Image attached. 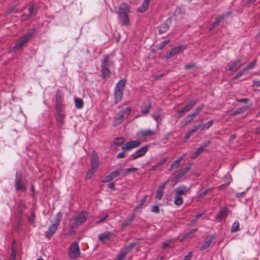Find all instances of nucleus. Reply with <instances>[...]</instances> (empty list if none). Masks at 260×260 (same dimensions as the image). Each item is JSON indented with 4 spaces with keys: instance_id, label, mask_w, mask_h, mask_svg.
I'll return each mask as SVG.
<instances>
[{
    "instance_id": "1",
    "label": "nucleus",
    "mask_w": 260,
    "mask_h": 260,
    "mask_svg": "<svg viewBox=\"0 0 260 260\" xmlns=\"http://www.w3.org/2000/svg\"><path fill=\"white\" fill-rule=\"evenodd\" d=\"M35 31L36 29L35 28L28 30L26 34L17 41L15 45L11 48L10 52H16L20 49L29 40L31 37L35 33Z\"/></svg>"
},
{
    "instance_id": "2",
    "label": "nucleus",
    "mask_w": 260,
    "mask_h": 260,
    "mask_svg": "<svg viewBox=\"0 0 260 260\" xmlns=\"http://www.w3.org/2000/svg\"><path fill=\"white\" fill-rule=\"evenodd\" d=\"M111 62L109 55L107 54L104 56L103 59L101 60V76L104 79H107L110 76V67Z\"/></svg>"
},
{
    "instance_id": "3",
    "label": "nucleus",
    "mask_w": 260,
    "mask_h": 260,
    "mask_svg": "<svg viewBox=\"0 0 260 260\" xmlns=\"http://www.w3.org/2000/svg\"><path fill=\"white\" fill-rule=\"evenodd\" d=\"M131 108L127 107L121 109L113 121V125L116 126L120 124L131 113Z\"/></svg>"
},
{
    "instance_id": "4",
    "label": "nucleus",
    "mask_w": 260,
    "mask_h": 260,
    "mask_svg": "<svg viewBox=\"0 0 260 260\" xmlns=\"http://www.w3.org/2000/svg\"><path fill=\"white\" fill-rule=\"evenodd\" d=\"M61 216L62 214L60 212H58L56 214L54 222L49 226L47 231L45 232V236L46 238L50 237L56 231Z\"/></svg>"
},
{
    "instance_id": "5",
    "label": "nucleus",
    "mask_w": 260,
    "mask_h": 260,
    "mask_svg": "<svg viewBox=\"0 0 260 260\" xmlns=\"http://www.w3.org/2000/svg\"><path fill=\"white\" fill-rule=\"evenodd\" d=\"M87 217L88 214L86 211H81L77 216L73 217L74 222L71 224L70 228L71 229H75L77 228L79 225L84 223L87 220Z\"/></svg>"
},
{
    "instance_id": "6",
    "label": "nucleus",
    "mask_w": 260,
    "mask_h": 260,
    "mask_svg": "<svg viewBox=\"0 0 260 260\" xmlns=\"http://www.w3.org/2000/svg\"><path fill=\"white\" fill-rule=\"evenodd\" d=\"M80 251L78 243L74 242L70 247L68 253L69 256L71 258H75L79 256Z\"/></svg>"
},
{
    "instance_id": "7",
    "label": "nucleus",
    "mask_w": 260,
    "mask_h": 260,
    "mask_svg": "<svg viewBox=\"0 0 260 260\" xmlns=\"http://www.w3.org/2000/svg\"><path fill=\"white\" fill-rule=\"evenodd\" d=\"M14 185L16 191L26 190L24 183L22 182L21 176L18 172L15 174V179L14 182Z\"/></svg>"
},
{
    "instance_id": "8",
    "label": "nucleus",
    "mask_w": 260,
    "mask_h": 260,
    "mask_svg": "<svg viewBox=\"0 0 260 260\" xmlns=\"http://www.w3.org/2000/svg\"><path fill=\"white\" fill-rule=\"evenodd\" d=\"M148 150V146L147 145L141 147L137 151H136L135 152L131 154V155L130 156V159H136L139 157L144 156L145 154L147 152Z\"/></svg>"
},
{
    "instance_id": "9",
    "label": "nucleus",
    "mask_w": 260,
    "mask_h": 260,
    "mask_svg": "<svg viewBox=\"0 0 260 260\" xmlns=\"http://www.w3.org/2000/svg\"><path fill=\"white\" fill-rule=\"evenodd\" d=\"M91 169L96 171L99 167V160L97 153L93 150L90 159Z\"/></svg>"
},
{
    "instance_id": "10",
    "label": "nucleus",
    "mask_w": 260,
    "mask_h": 260,
    "mask_svg": "<svg viewBox=\"0 0 260 260\" xmlns=\"http://www.w3.org/2000/svg\"><path fill=\"white\" fill-rule=\"evenodd\" d=\"M131 12L130 6L125 3H122L119 5L118 7V11L116 13L117 15H119L120 13L128 15Z\"/></svg>"
},
{
    "instance_id": "11",
    "label": "nucleus",
    "mask_w": 260,
    "mask_h": 260,
    "mask_svg": "<svg viewBox=\"0 0 260 260\" xmlns=\"http://www.w3.org/2000/svg\"><path fill=\"white\" fill-rule=\"evenodd\" d=\"M244 63L241 62L240 59H237L234 61H232L229 64V67L228 70L232 72L236 71Z\"/></svg>"
},
{
    "instance_id": "12",
    "label": "nucleus",
    "mask_w": 260,
    "mask_h": 260,
    "mask_svg": "<svg viewBox=\"0 0 260 260\" xmlns=\"http://www.w3.org/2000/svg\"><path fill=\"white\" fill-rule=\"evenodd\" d=\"M123 170L120 168L118 170L111 172L108 175L106 176L102 182L107 183L112 181L113 179L119 175Z\"/></svg>"
},
{
    "instance_id": "13",
    "label": "nucleus",
    "mask_w": 260,
    "mask_h": 260,
    "mask_svg": "<svg viewBox=\"0 0 260 260\" xmlns=\"http://www.w3.org/2000/svg\"><path fill=\"white\" fill-rule=\"evenodd\" d=\"M140 144L141 142L139 141H131L126 143L121 148L122 150H130L139 147Z\"/></svg>"
},
{
    "instance_id": "14",
    "label": "nucleus",
    "mask_w": 260,
    "mask_h": 260,
    "mask_svg": "<svg viewBox=\"0 0 260 260\" xmlns=\"http://www.w3.org/2000/svg\"><path fill=\"white\" fill-rule=\"evenodd\" d=\"M182 50H183V48L182 46L174 47L168 52L165 57L166 59H169L178 54Z\"/></svg>"
},
{
    "instance_id": "15",
    "label": "nucleus",
    "mask_w": 260,
    "mask_h": 260,
    "mask_svg": "<svg viewBox=\"0 0 260 260\" xmlns=\"http://www.w3.org/2000/svg\"><path fill=\"white\" fill-rule=\"evenodd\" d=\"M135 245V243H131L129 245L125 246L124 248L121 249L120 250V252L119 255L120 256L123 258H124L125 256L129 252H130L132 251V250L134 248Z\"/></svg>"
},
{
    "instance_id": "16",
    "label": "nucleus",
    "mask_w": 260,
    "mask_h": 260,
    "mask_svg": "<svg viewBox=\"0 0 260 260\" xmlns=\"http://www.w3.org/2000/svg\"><path fill=\"white\" fill-rule=\"evenodd\" d=\"M210 142L209 141L205 142L202 146L198 147L196 151L193 153L191 158L193 159L197 157L199 155L205 150V148L208 146Z\"/></svg>"
},
{
    "instance_id": "17",
    "label": "nucleus",
    "mask_w": 260,
    "mask_h": 260,
    "mask_svg": "<svg viewBox=\"0 0 260 260\" xmlns=\"http://www.w3.org/2000/svg\"><path fill=\"white\" fill-rule=\"evenodd\" d=\"M120 20L119 23L121 25L128 26L130 24V19L128 15L120 14L118 15Z\"/></svg>"
},
{
    "instance_id": "18",
    "label": "nucleus",
    "mask_w": 260,
    "mask_h": 260,
    "mask_svg": "<svg viewBox=\"0 0 260 260\" xmlns=\"http://www.w3.org/2000/svg\"><path fill=\"white\" fill-rule=\"evenodd\" d=\"M228 208L224 207L221 208L216 218V220L218 222H220L222 219L226 218L228 216Z\"/></svg>"
},
{
    "instance_id": "19",
    "label": "nucleus",
    "mask_w": 260,
    "mask_h": 260,
    "mask_svg": "<svg viewBox=\"0 0 260 260\" xmlns=\"http://www.w3.org/2000/svg\"><path fill=\"white\" fill-rule=\"evenodd\" d=\"M171 22V19L168 18L165 22L159 27V34H162L167 31L169 28V25Z\"/></svg>"
},
{
    "instance_id": "20",
    "label": "nucleus",
    "mask_w": 260,
    "mask_h": 260,
    "mask_svg": "<svg viewBox=\"0 0 260 260\" xmlns=\"http://www.w3.org/2000/svg\"><path fill=\"white\" fill-rule=\"evenodd\" d=\"M155 132L153 130L148 129H141L138 133V135L142 137H147L154 135Z\"/></svg>"
},
{
    "instance_id": "21",
    "label": "nucleus",
    "mask_w": 260,
    "mask_h": 260,
    "mask_svg": "<svg viewBox=\"0 0 260 260\" xmlns=\"http://www.w3.org/2000/svg\"><path fill=\"white\" fill-rule=\"evenodd\" d=\"M150 0H144L142 5L137 9V12L142 13L145 12L149 6Z\"/></svg>"
},
{
    "instance_id": "22",
    "label": "nucleus",
    "mask_w": 260,
    "mask_h": 260,
    "mask_svg": "<svg viewBox=\"0 0 260 260\" xmlns=\"http://www.w3.org/2000/svg\"><path fill=\"white\" fill-rule=\"evenodd\" d=\"M56 105L55 107L56 109L62 108V99L61 93L57 91L56 92L55 95Z\"/></svg>"
},
{
    "instance_id": "23",
    "label": "nucleus",
    "mask_w": 260,
    "mask_h": 260,
    "mask_svg": "<svg viewBox=\"0 0 260 260\" xmlns=\"http://www.w3.org/2000/svg\"><path fill=\"white\" fill-rule=\"evenodd\" d=\"M123 90L115 89L114 96H115V103L118 104L120 102L123 96Z\"/></svg>"
},
{
    "instance_id": "24",
    "label": "nucleus",
    "mask_w": 260,
    "mask_h": 260,
    "mask_svg": "<svg viewBox=\"0 0 260 260\" xmlns=\"http://www.w3.org/2000/svg\"><path fill=\"white\" fill-rule=\"evenodd\" d=\"M152 116L154 120H155L157 122H158L161 121L164 118V114L162 111L159 109L157 112L153 113Z\"/></svg>"
},
{
    "instance_id": "25",
    "label": "nucleus",
    "mask_w": 260,
    "mask_h": 260,
    "mask_svg": "<svg viewBox=\"0 0 260 260\" xmlns=\"http://www.w3.org/2000/svg\"><path fill=\"white\" fill-rule=\"evenodd\" d=\"M228 16V14H222L219 17H217L215 18V21L211 24L210 27V29H212L213 28L216 27L219 22L222 20L225 16Z\"/></svg>"
},
{
    "instance_id": "26",
    "label": "nucleus",
    "mask_w": 260,
    "mask_h": 260,
    "mask_svg": "<svg viewBox=\"0 0 260 260\" xmlns=\"http://www.w3.org/2000/svg\"><path fill=\"white\" fill-rule=\"evenodd\" d=\"M113 235L112 233L110 232H104L98 236L99 240L102 242H104L105 240H109L112 235Z\"/></svg>"
},
{
    "instance_id": "27",
    "label": "nucleus",
    "mask_w": 260,
    "mask_h": 260,
    "mask_svg": "<svg viewBox=\"0 0 260 260\" xmlns=\"http://www.w3.org/2000/svg\"><path fill=\"white\" fill-rule=\"evenodd\" d=\"M165 184L159 186L157 188L156 194L155 198L157 200H160L162 197Z\"/></svg>"
},
{
    "instance_id": "28",
    "label": "nucleus",
    "mask_w": 260,
    "mask_h": 260,
    "mask_svg": "<svg viewBox=\"0 0 260 260\" xmlns=\"http://www.w3.org/2000/svg\"><path fill=\"white\" fill-rule=\"evenodd\" d=\"M193 119V117L191 116L190 114H188L185 116L183 120L180 122V126L183 127L190 122Z\"/></svg>"
},
{
    "instance_id": "29",
    "label": "nucleus",
    "mask_w": 260,
    "mask_h": 260,
    "mask_svg": "<svg viewBox=\"0 0 260 260\" xmlns=\"http://www.w3.org/2000/svg\"><path fill=\"white\" fill-rule=\"evenodd\" d=\"M193 119V117L191 116L190 114H188L185 116L183 120L180 122V126L183 127L190 122Z\"/></svg>"
},
{
    "instance_id": "30",
    "label": "nucleus",
    "mask_w": 260,
    "mask_h": 260,
    "mask_svg": "<svg viewBox=\"0 0 260 260\" xmlns=\"http://www.w3.org/2000/svg\"><path fill=\"white\" fill-rule=\"evenodd\" d=\"M187 191V188L184 185L180 186L175 189V195L181 196Z\"/></svg>"
},
{
    "instance_id": "31",
    "label": "nucleus",
    "mask_w": 260,
    "mask_h": 260,
    "mask_svg": "<svg viewBox=\"0 0 260 260\" xmlns=\"http://www.w3.org/2000/svg\"><path fill=\"white\" fill-rule=\"evenodd\" d=\"M62 108L56 109L57 110V120L60 123H62L63 121L64 115L62 113Z\"/></svg>"
},
{
    "instance_id": "32",
    "label": "nucleus",
    "mask_w": 260,
    "mask_h": 260,
    "mask_svg": "<svg viewBox=\"0 0 260 260\" xmlns=\"http://www.w3.org/2000/svg\"><path fill=\"white\" fill-rule=\"evenodd\" d=\"M212 240L213 238L211 237L208 239H206V241L202 244V246H201L200 250H204L207 248H208L209 246L211 245Z\"/></svg>"
},
{
    "instance_id": "33",
    "label": "nucleus",
    "mask_w": 260,
    "mask_h": 260,
    "mask_svg": "<svg viewBox=\"0 0 260 260\" xmlns=\"http://www.w3.org/2000/svg\"><path fill=\"white\" fill-rule=\"evenodd\" d=\"M204 108V105L202 104L198 106L197 108H196L192 113L190 114L191 116L192 117H196L198 114H199Z\"/></svg>"
},
{
    "instance_id": "34",
    "label": "nucleus",
    "mask_w": 260,
    "mask_h": 260,
    "mask_svg": "<svg viewBox=\"0 0 260 260\" xmlns=\"http://www.w3.org/2000/svg\"><path fill=\"white\" fill-rule=\"evenodd\" d=\"M247 109V107L238 108L236 110L234 111L233 113H232L231 115L232 116H235L237 115L242 114L244 113Z\"/></svg>"
},
{
    "instance_id": "35",
    "label": "nucleus",
    "mask_w": 260,
    "mask_h": 260,
    "mask_svg": "<svg viewBox=\"0 0 260 260\" xmlns=\"http://www.w3.org/2000/svg\"><path fill=\"white\" fill-rule=\"evenodd\" d=\"M125 82V80L121 79L119 80V82L117 83L115 89L123 90Z\"/></svg>"
},
{
    "instance_id": "36",
    "label": "nucleus",
    "mask_w": 260,
    "mask_h": 260,
    "mask_svg": "<svg viewBox=\"0 0 260 260\" xmlns=\"http://www.w3.org/2000/svg\"><path fill=\"white\" fill-rule=\"evenodd\" d=\"M75 106L77 109H81L83 106V102L82 99L78 98L74 99Z\"/></svg>"
},
{
    "instance_id": "37",
    "label": "nucleus",
    "mask_w": 260,
    "mask_h": 260,
    "mask_svg": "<svg viewBox=\"0 0 260 260\" xmlns=\"http://www.w3.org/2000/svg\"><path fill=\"white\" fill-rule=\"evenodd\" d=\"M239 222L238 220H236L232 225L231 232L234 233L238 231L239 229Z\"/></svg>"
},
{
    "instance_id": "38",
    "label": "nucleus",
    "mask_w": 260,
    "mask_h": 260,
    "mask_svg": "<svg viewBox=\"0 0 260 260\" xmlns=\"http://www.w3.org/2000/svg\"><path fill=\"white\" fill-rule=\"evenodd\" d=\"M125 142V139L122 137L116 138L114 141L113 143L115 145L117 146H120L124 144Z\"/></svg>"
},
{
    "instance_id": "39",
    "label": "nucleus",
    "mask_w": 260,
    "mask_h": 260,
    "mask_svg": "<svg viewBox=\"0 0 260 260\" xmlns=\"http://www.w3.org/2000/svg\"><path fill=\"white\" fill-rule=\"evenodd\" d=\"M150 104L147 103L146 105L143 106L141 108V113L144 114H147L150 109Z\"/></svg>"
},
{
    "instance_id": "40",
    "label": "nucleus",
    "mask_w": 260,
    "mask_h": 260,
    "mask_svg": "<svg viewBox=\"0 0 260 260\" xmlns=\"http://www.w3.org/2000/svg\"><path fill=\"white\" fill-rule=\"evenodd\" d=\"M174 202L176 205L180 206L183 204V199L181 196L175 194Z\"/></svg>"
},
{
    "instance_id": "41",
    "label": "nucleus",
    "mask_w": 260,
    "mask_h": 260,
    "mask_svg": "<svg viewBox=\"0 0 260 260\" xmlns=\"http://www.w3.org/2000/svg\"><path fill=\"white\" fill-rule=\"evenodd\" d=\"M25 205L22 200H20L18 202V206L17 208V212L19 214H22L23 213V208L24 207Z\"/></svg>"
},
{
    "instance_id": "42",
    "label": "nucleus",
    "mask_w": 260,
    "mask_h": 260,
    "mask_svg": "<svg viewBox=\"0 0 260 260\" xmlns=\"http://www.w3.org/2000/svg\"><path fill=\"white\" fill-rule=\"evenodd\" d=\"M134 218V215H132L131 217H127L123 221V223H122V226L125 227L129 224V223L133 220Z\"/></svg>"
},
{
    "instance_id": "43",
    "label": "nucleus",
    "mask_w": 260,
    "mask_h": 260,
    "mask_svg": "<svg viewBox=\"0 0 260 260\" xmlns=\"http://www.w3.org/2000/svg\"><path fill=\"white\" fill-rule=\"evenodd\" d=\"M213 124V120H210L205 123L204 125H201V129L202 131H204V129H207L210 127H211L212 124Z\"/></svg>"
},
{
    "instance_id": "44",
    "label": "nucleus",
    "mask_w": 260,
    "mask_h": 260,
    "mask_svg": "<svg viewBox=\"0 0 260 260\" xmlns=\"http://www.w3.org/2000/svg\"><path fill=\"white\" fill-rule=\"evenodd\" d=\"M196 103L197 101L195 100H192L190 101L189 103L187 105H186V106H185L186 107V109L188 111H189L193 108V107L196 104Z\"/></svg>"
},
{
    "instance_id": "45",
    "label": "nucleus",
    "mask_w": 260,
    "mask_h": 260,
    "mask_svg": "<svg viewBox=\"0 0 260 260\" xmlns=\"http://www.w3.org/2000/svg\"><path fill=\"white\" fill-rule=\"evenodd\" d=\"M201 124L194 125L191 128H190L188 131L190 133V134L192 135V134L196 133L199 129L201 128Z\"/></svg>"
},
{
    "instance_id": "46",
    "label": "nucleus",
    "mask_w": 260,
    "mask_h": 260,
    "mask_svg": "<svg viewBox=\"0 0 260 260\" xmlns=\"http://www.w3.org/2000/svg\"><path fill=\"white\" fill-rule=\"evenodd\" d=\"M16 248H15V247L14 246V241L13 243L12 244L11 252L10 257H15V258H16Z\"/></svg>"
},
{
    "instance_id": "47",
    "label": "nucleus",
    "mask_w": 260,
    "mask_h": 260,
    "mask_svg": "<svg viewBox=\"0 0 260 260\" xmlns=\"http://www.w3.org/2000/svg\"><path fill=\"white\" fill-rule=\"evenodd\" d=\"M188 111L186 109V107H184L182 108L180 110L177 111V115L176 117L179 118L181 117L182 116V114L185 112H187Z\"/></svg>"
},
{
    "instance_id": "48",
    "label": "nucleus",
    "mask_w": 260,
    "mask_h": 260,
    "mask_svg": "<svg viewBox=\"0 0 260 260\" xmlns=\"http://www.w3.org/2000/svg\"><path fill=\"white\" fill-rule=\"evenodd\" d=\"M138 170V169L136 168H126L123 170V171L125 174H128L130 173L135 172Z\"/></svg>"
},
{
    "instance_id": "49",
    "label": "nucleus",
    "mask_w": 260,
    "mask_h": 260,
    "mask_svg": "<svg viewBox=\"0 0 260 260\" xmlns=\"http://www.w3.org/2000/svg\"><path fill=\"white\" fill-rule=\"evenodd\" d=\"M246 70L245 68L242 69L240 70L237 74H236L233 78V80H235L236 79L238 78L240 76H241L246 71Z\"/></svg>"
},
{
    "instance_id": "50",
    "label": "nucleus",
    "mask_w": 260,
    "mask_h": 260,
    "mask_svg": "<svg viewBox=\"0 0 260 260\" xmlns=\"http://www.w3.org/2000/svg\"><path fill=\"white\" fill-rule=\"evenodd\" d=\"M147 198V195L145 194L143 198L141 199L140 203L137 206V208H140L142 206H143L146 201Z\"/></svg>"
},
{
    "instance_id": "51",
    "label": "nucleus",
    "mask_w": 260,
    "mask_h": 260,
    "mask_svg": "<svg viewBox=\"0 0 260 260\" xmlns=\"http://www.w3.org/2000/svg\"><path fill=\"white\" fill-rule=\"evenodd\" d=\"M109 217V215L108 214H106L104 215L103 217H101L100 219L98 220L96 223H103L105 222V221L106 220V219Z\"/></svg>"
},
{
    "instance_id": "52",
    "label": "nucleus",
    "mask_w": 260,
    "mask_h": 260,
    "mask_svg": "<svg viewBox=\"0 0 260 260\" xmlns=\"http://www.w3.org/2000/svg\"><path fill=\"white\" fill-rule=\"evenodd\" d=\"M256 63V60H254L251 62H250L248 65H247L245 68V69L247 71V70H249L252 69Z\"/></svg>"
},
{
    "instance_id": "53",
    "label": "nucleus",
    "mask_w": 260,
    "mask_h": 260,
    "mask_svg": "<svg viewBox=\"0 0 260 260\" xmlns=\"http://www.w3.org/2000/svg\"><path fill=\"white\" fill-rule=\"evenodd\" d=\"M95 171L91 169L86 175V179H90Z\"/></svg>"
},
{
    "instance_id": "54",
    "label": "nucleus",
    "mask_w": 260,
    "mask_h": 260,
    "mask_svg": "<svg viewBox=\"0 0 260 260\" xmlns=\"http://www.w3.org/2000/svg\"><path fill=\"white\" fill-rule=\"evenodd\" d=\"M171 241H172V239H168V240H167L166 241H165V242H164L161 245V248L164 249V248L167 247V246H168L169 245V244L171 243Z\"/></svg>"
},
{
    "instance_id": "55",
    "label": "nucleus",
    "mask_w": 260,
    "mask_h": 260,
    "mask_svg": "<svg viewBox=\"0 0 260 260\" xmlns=\"http://www.w3.org/2000/svg\"><path fill=\"white\" fill-rule=\"evenodd\" d=\"M169 42V40H167L162 41L158 45V48L161 49L165 47Z\"/></svg>"
},
{
    "instance_id": "56",
    "label": "nucleus",
    "mask_w": 260,
    "mask_h": 260,
    "mask_svg": "<svg viewBox=\"0 0 260 260\" xmlns=\"http://www.w3.org/2000/svg\"><path fill=\"white\" fill-rule=\"evenodd\" d=\"M203 213H200L196 215L194 217V218L192 220L191 222L192 223H195L196 222L199 218L201 217L203 215Z\"/></svg>"
},
{
    "instance_id": "57",
    "label": "nucleus",
    "mask_w": 260,
    "mask_h": 260,
    "mask_svg": "<svg viewBox=\"0 0 260 260\" xmlns=\"http://www.w3.org/2000/svg\"><path fill=\"white\" fill-rule=\"evenodd\" d=\"M28 10H29V14L27 15V17H30L35 11L34 6L32 5V6H30L28 8Z\"/></svg>"
},
{
    "instance_id": "58",
    "label": "nucleus",
    "mask_w": 260,
    "mask_h": 260,
    "mask_svg": "<svg viewBox=\"0 0 260 260\" xmlns=\"http://www.w3.org/2000/svg\"><path fill=\"white\" fill-rule=\"evenodd\" d=\"M189 170L188 167H186L184 168L181 169L179 170V172L181 173V175H184L186 174Z\"/></svg>"
},
{
    "instance_id": "59",
    "label": "nucleus",
    "mask_w": 260,
    "mask_h": 260,
    "mask_svg": "<svg viewBox=\"0 0 260 260\" xmlns=\"http://www.w3.org/2000/svg\"><path fill=\"white\" fill-rule=\"evenodd\" d=\"M35 213L34 212H31V215L29 217V221L32 224H34L35 223Z\"/></svg>"
},
{
    "instance_id": "60",
    "label": "nucleus",
    "mask_w": 260,
    "mask_h": 260,
    "mask_svg": "<svg viewBox=\"0 0 260 260\" xmlns=\"http://www.w3.org/2000/svg\"><path fill=\"white\" fill-rule=\"evenodd\" d=\"M208 189H206L204 190L203 192L200 193L198 195L199 198H204L207 193Z\"/></svg>"
},
{
    "instance_id": "61",
    "label": "nucleus",
    "mask_w": 260,
    "mask_h": 260,
    "mask_svg": "<svg viewBox=\"0 0 260 260\" xmlns=\"http://www.w3.org/2000/svg\"><path fill=\"white\" fill-rule=\"evenodd\" d=\"M196 231V230H193L192 231H188V232H187L185 233L184 235V238H188V237H190L191 234H192V233L193 232H195Z\"/></svg>"
},
{
    "instance_id": "62",
    "label": "nucleus",
    "mask_w": 260,
    "mask_h": 260,
    "mask_svg": "<svg viewBox=\"0 0 260 260\" xmlns=\"http://www.w3.org/2000/svg\"><path fill=\"white\" fill-rule=\"evenodd\" d=\"M125 150H123L122 152H120V153H119L117 155V158H124L125 157Z\"/></svg>"
},
{
    "instance_id": "63",
    "label": "nucleus",
    "mask_w": 260,
    "mask_h": 260,
    "mask_svg": "<svg viewBox=\"0 0 260 260\" xmlns=\"http://www.w3.org/2000/svg\"><path fill=\"white\" fill-rule=\"evenodd\" d=\"M192 252L190 251L184 257L183 260H190Z\"/></svg>"
},
{
    "instance_id": "64",
    "label": "nucleus",
    "mask_w": 260,
    "mask_h": 260,
    "mask_svg": "<svg viewBox=\"0 0 260 260\" xmlns=\"http://www.w3.org/2000/svg\"><path fill=\"white\" fill-rule=\"evenodd\" d=\"M159 207L157 205H155L153 207V208L151 209V211L154 213H158L159 212Z\"/></svg>"
}]
</instances>
